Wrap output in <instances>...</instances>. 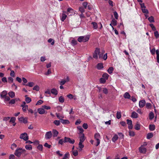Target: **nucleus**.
<instances>
[{"mask_svg": "<svg viewBox=\"0 0 159 159\" xmlns=\"http://www.w3.org/2000/svg\"><path fill=\"white\" fill-rule=\"evenodd\" d=\"M105 52L104 50H102L101 52H100V49L99 48H96L95 51L93 55V57L95 59H97L98 58V56L99 58H103L104 60H106L107 57V53H106L104 54L103 56V54Z\"/></svg>", "mask_w": 159, "mask_h": 159, "instance_id": "obj_1", "label": "nucleus"}, {"mask_svg": "<svg viewBox=\"0 0 159 159\" xmlns=\"http://www.w3.org/2000/svg\"><path fill=\"white\" fill-rule=\"evenodd\" d=\"M26 150L21 148H18L15 151L14 154L18 157H20L22 154L26 155Z\"/></svg>", "mask_w": 159, "mask_h": 159, "instance_id": "obj_2", "label": "nucleus"}, {"mask_svg": "<svg viewBox=\"0 0 159 159\" xmlns=\"http://www.w3.org/2000/svg\"><path fill=\"white\" fill-rule=\"evenodd\" d=\"M90 37V36L89 35L80 36L78 37V41L79 42H85L88 41Z\"/></svg>", "mask_w": 159, "mask_h": 159, "instance_id": "obj_3", "label": "nucleus"}, {"mask_svg": "<svg viewBox=\"0 0 159 159\" xmlns=\"http://www.w3.org/2000/svg\"><path fill=\"white\" fill-rule=\"evenodd\" d=\"M94 138L97 141V144L96 145V146H98L100 143V135L99 133H97L94 135Z\"/></svg>", "mask_w": 159, "mask_h": 159, "instance_id": "obj_4", "label": "nucleus"}, {"mask_svg": "<svg viewBox=\"0 0 159 159\" xmlns=\"http://www.w3.org/2000/svg\"><path fill=\"white\" fill-rule=\"evenodd\" d=\"M20 106L22 107V111L24 112H26L28 109V106L26 105L25 102H23Z\"/></svg>", "mask_w": 159, "mask_h": 159, "instance_id": "obj_5", "label": "nucleus"}, {"mask_svg": "<svg viewBox=\"0 0 159 159\" xmlns=\"http://www.w3.org/2000/svg\"><path fill=\"white\" fill-rule=\"evenodd\" d=\"M20 139H23L25 141H27L29 139V137L27 134L26 133L21 134L20 136Z\"/></svg>", "mask_w": 159, "mask_h": 159, "instance_id": "obj_6", "label": "nucleus"}, {"mask_svg": "<svg viewBox=\"0 0 159 159\" xmlns=\"http://www.w3.org/2000/svg\"><path fill=\"white\" fill-rule=\"evenodd\" d=\"M52 136V134L51 131L47 132L45 136V138L46 139H50Z\"/></svg>", "mask_w": 159, "mask_h": 159, "instance_id": "obj_7", "label": "nucleus"}, {"mask_svg": "<svg viewBox=\"0 0 159 159\" xmlns=\"http://www.w3.org/2000/svg\"><path fill=\"white\" fill-rule=\"evenodd\" d=\"M69 142L71 144H73L75 142L74 140L67 138L66 137H65V143Z\"/></svg>", "mask_w": 159, "mask_h": 159, "instance_id": "obj_8", "label": "nucleus"}, {"mask_svg": "<svg viewBox=\"0 0 159 159\" xmlns=\"http://www.w3.org/2000/svg\"><path fill=\"white\" fill-rule=\"evenodd\" d=\"M139 152L141 153L145 154L146 152V149L143 146H141L139 148Z\"/></svg>", "mask_w": 159, "mask_h": 159, "instance_id": "obj_9", "label": "nucleus"}, {"mask_svg": "<svg viewBox=\"0 0 159 159\" xmlns=\"http://www.w3.org/2000/svg\"><path fill=\"white\" fill-rule=\"evenodd\" d=\"M146 103L144 100H142L140 101L139 102V106L140 108H143L145 105Z\"/></svg>", "mask_w": 159, "mask_h": 159, "instance_id": "obj_10", "label": "nucleus"}, {"mask_svg": "<svg viewBox=\"0 0 159 159\" xmlns=\"http://www.w3.org/2000/svg\"><path fill=\"white\" fill-rule=\"evenodd\" d=\"M69 80V78L68 77H67L65 79H63L59 81V83L61 85H63L65 84L66 82H68Z\"/></svg>", "mask_w": 159, "mask_h": 159, "instance_id": "obj_11", "label": "nucleus"}, {"mask_svg": "<svg viewBox=\"0 0 159 159\" xmlns=\"http://www.w3.org/2000/svg\"><path fill=\"white\" fill-rule=\"evenodd\" d=\"M127 123L128 125V128L129 129H131L133 128L132 122L131 120L127 119Z\"/></svg>", "mask_w": 159, "mask_h": 159, "instance_id": "obj_12", "label": "nucleus"}, {"mask_svg": "<svg viewBox=\"0 0 159 159\" xmlns=\"http://www.w3.org/2000/svg\"><path fill=\"white\" fill-rule=\"evenodd\" d=\"M18 120L20 121L23 122L25 124L27 123L28 122L27 119L23 117L18 118Z\"/></svg>", "mask_w": 159, "mask_h": 159, "instance_id": "obj_13", "label": "nucleus"}, {"mask_svg": "<svg viewBox=\"0 0 159 159\" xmlns=\"http://www.w3.org/2000/svg\"><path fill=\"white\" fill-rule=\"evenodd\" d=\"M65 12H66L65 11H63V13L62 14L61 16V20L62 21H64L67 17V15L65 14Z\"/></svg>", "mask_w": 159, "mask_h": 159, "instance_id": "obj_14", "label": "nucleus"}, {"mask_svg": "<svg viewBox=\"0 0 159 159\" xmlns=\"http://www.w3.org/2000/svg\"><path fill=\"white\" fill-rule=\"evenodd\" d=\"M37 111L40 114H43L45 113V111L43 107L38 108Z\"/></svg>", "mask_w": 159, "mask_h": 159, "instance_id": "obj_15", "label": "nucleus"}, {"mask_svg": "<svg viewBox=\"0 0 159 159\" xmlns=\"http://www.w3.org/2000/svg\"><path fill=\"white\" fill-rule=\"evenodd\" d=\"M67 11L69 12L68 13V15L69 16H71L74 13V10L70 7H69L67 9Z\"/></svg>", "mask_w": 159, "mask_h": 159, "instance_id": "obj_16", "label": "nucleus"}, {"mask_svg": "<svg viewBox=\"0 0 159 159\" xmlns=\"http://www.w3.org/2000/svg\"><path fill=\"white\" fill-rule=\"evenodd\" d=\"M131 117L134 118H137L138 117V114L135 111H133L131 114Z\"/></svg>", "mask_w": 159, "mask_h": 159, "instance_id": "obj_17", "label": "nucleus"}, {"mask_svg": "<svg viewBox=\"0 0 159 159\" xmlns=\"http://www.w3.org/2000/svg\"><path fill=\"white\" fill-rule=\"evenodd\" d=\"M58 93V91L56 89L53 88L51 90V93L55 95H57Z\"/></svg>", "mask_w": 159, "mask_h": 159, "instance_id": "obj_18", "label": "nucleus"}, {"mask_svg": "<svg viewBox=\"0 0 159 159\" xmlns=\"http://www.w3.org/2000/svg\"><path fill=\"white\" fill-rule=\"evenodd\" d=\"M61 122L63 124H68L70 123V121L68 120H64L62 119L61 120Z\"/></svg>", "mask_w": 159, "mask_h": 159, "instance_id": "obj_19", "label": "nucleus"}, {"mask_svg": "<svg viewBox=\"0 0 159 159\" xmlns=\"http://www.w3.org/2000/svg\"><path fill=\"white\" fill-rule=\"evenodd\" d=\"M25 101L26 103V102L27 103H29L31 102V99L30 98L27 97V95H25Z\"/></svg>", "mask_w": 159, "mask_h": 159, "instance_id": "obj_20", "label": "nucleus"}, {"mask_svg": "<svg viewBox=\"0 0 159 159\" xmlns=\"http://www.w3.org/2000/svg\"><path fill=\"white\" fill-rule=\"evenodd\" d=\"M7 94V92L6 91H3L0 94V96L2 98H3L6 97Z\"/></svg>", "mask_w": 159, "mask_h": 159, "instance_id": "obj_21", "label": "nucleus"}, {"mask_svg": "<svg viewBox=\"0 0 159 159\" xmlns=\"http://www.w3.org/2000/svg\"><path fill=\"white\" fill-rule=\"evenodd\" d=\"M70 157V154L69 152H66L64 155L62 159H69Z\"/></svg>", "mask_w": 159, "mask_h": 159, "instance_id": "obj_22", "label": "nucleus"}, {"mask_svg": "<svg viewBox=\"0 0 159 159\" xmlns=\"http://www.w3.org/2000/svg\"><path fill=\"white\" fill-rule=\"evenodd\" d=\"M85 140L84 135L83 134H81V135L80 137V142H83Z\"/></svg>", "mask_w": 159, "mask_h": 159, "instance_id": "obj_23", "label": "nucleus"}, {"mask_svg": "<svg viewBox=\"0 0 159 159\" xmlns=\"http://www.w3.org/2000/svg\"><path fill=\"white\" fill-rule=\"evenodd\" d=\"M56 115L57 118L59 119L60 120H61L64 118V116L63 115H60L59 113H56Z\"/></svg>", "mask_w": 159, "mask_h": 159, "instance_id": "obj_24", "label": "nucleus"}, {"mask_svg": "<svg viewBox=\"0 0 159 159\" xmlns=\"http://www.w3.org/2000/svg\"><path fill=\"white\" fill-rule=\"evenodd\" d=\"M124 97L125 98L129 99L130 98V96L129 93L127 92L124 94Z\"/></svg>", "mask_w": 159, "mask_h": 159, "instance_id": "obj_25", "label": "nucleus"}, {"mask_svg": "<svg viewBox=\"0 0 159 159\" xmlns=\"http://www.w3.org/2000/svg\"><path fill=\"white\" fill-rule=\"evenodd\" d=\"M52 133H53V136L54 137H57L58 134V131L55 129L52 130Z\"/></svg>", "mask_w": 159, "mask_h": 159, "instance_id": "obj_26", "label": "nucleus"}, {"mask_svg": "<svg viewBox=\"0 0 159 159\" xmlns=\"http://www.w3.org/2000/svg\"><path fill=\"white\" fill-rule=\"evenodd\" d=\"M25 148L27 150H31L32 149V147L31 145L30 144H28L25 145Z\"/></svg>", "mask_w": 159, "mask_h": 159, "instance_id": "obj_27", "label": "nucleus"}, {"mask_svg": "<svg viewBox=\"0 0 159 159\" xmlns=\"http://www.w3.org/2000/svg\"><path fill=\"white\" fill-rule=\"evenodd\" d=\"M8 94L9 96L11 98H13L15 96L14 92L13 91L10 92L8 93Z\"/></svg>", "mask_w": 159, "mask_h": 159, "instance_id": "obj_28", "label": "nucleus"}, {"mask_svg": "<svg viewBox=\"0 0 159 159\" xmlns=\"http://www.w3.org/2000/svg\"><path fill=\"white\" fill-rule=\"evenodd\" d=\"M156 54H157V61L159 63V51L158 49L156 50Z\"/></svg>", "mask_w": 159, "mask_h": 159, "instance_id": "obj_29", "label": "nucleus"}, {"mask_svg": "<svg viewBox=\"0 0 159 159\" xmlns=\"http://www.w3.org/2000/svg\"><path fill=\"white\" fill-rule=\"evenodd\" d=\"M134 128L136 130H139L140 129V125L138 122H137L134 126Z\"/></svg>", "mask_w": 159, "mask_h": 159, "instance_id": "obj_30", "label": "nucleus"}, {"mask_svg": "<svg viewBox=\"0 0 159 159\" xmlns=\"http://www.w3.org/2000/svg\"><path fill=\"white\" fill-rule=\"evenodd\" d=\"M97 69L98 70H101L103 67V64L102 63H98L97 65Z\"/></svg>", "mask_w": 159, "mask_h": 159, "instance_id": "obj_31", "label": "nucleus"}, {"mask_svg": "<svg viewBox=\"0 0 159 159\" xmlns=\"http://www.w3.org/2000/svg\"><path fill=\"white\" fill-rule=\"evenodd\" d=\"M118 139V136L117 134H115L112 139V141L113 142H115Z\"/></svg>", "mask_w": 159, "mask_h": 159, "instance_id": "obj_32", "label": "nucleus"}, {"mask_svg": "<svg viewBox=\"0 0 159 159\" xmlns=\"http://www.w3.org/2000/svg\"><path fill=\"white\" fill-rule=\"evenodd\" d=\"M114 70L113 68L112 67H110L107 70V72L109 74H111Z\"/></svg>", "mask_w": 159, "mask_h": 159, "instance_id": "obj_33", "label": "nucleus"}, {"mask_svg": "<svg viewBox=\"0 0 159 159\" xmlns=\"http://www.w3.org/2000/svg\"><path fill=\"white\" fill-rule=\"evenodd\" d=\"M77 41L74 39L72 40L71 42V44L73 46L77 44Z\"/></svg>", "mask_w": 159, "mask_h": 159, "instance_id": "obj_34", "label": "nucleus"}, {"mask_svg": "<svg viewBox=\"0 0 159 159\" xmlns=\"http://www.w3.org/2000/svg\"><path fill=\"white\" fill-rule=\"evenodd\" d=\"M149 129L151 131H153L155 129V126L154 125H150Z\"/></svg>", "mask_w": 159, "mask_h": 159, "instance_id": "obj_35", "label": "nucleus"}, {"mask_svg": "<svg viewBox=\"0 0 159 159\" xmlns=\"http://www.w3.org/2000/svg\"><path fill=\"white\" fill-rule=\"evenodd\" d=\"M109 76V75L107 73H106L103 74L102 75V77L106 80H107L108 79Z\"/></svg>", "mask_w": 159, "mask_h": 159, "instance_id": "obj_36", "label": "nucleus"}, {"mask_svg": "<svg viewBox=\"0 0 159 159\" xmlns=\"http://www.w3.org/2000/svg\"><path fill=\"white\" fill-rule=\"evenodd\" d=\"M48 41L49 43H51V44L52 45H53L54 43V40L51 38L49 39L48 40Z\"/></svg>", "mask_w": 159, "mask_h": 159, "instance_id": "obj_37", "label": "nucleus"}, {"mask_svg": "<svg viewBox=\"0 0 159 159\" xmlns=\"http://www.w3.org/2000/svg\"><path fill=\"white\" fill-rule=\"evenodd\" d=\"M148 20L149 21L151 22H153L154 21V18L152 16H151L150 17L148 18Z\"/></svg>", "mask_w": 159, "mask_h": 159, "instance_id": "obj_38", "label": "nucleus"}, {"mask_svg": "<svg viewBox=\"0 0 159 159\" xmlns=\"http://www.w3.org/2000/svg\"><path fill=\"white\" fill-rule=\"evenodd\" d=\"M149 116L150 119H152L154 117V113L152 112H151L149 114Z\"/></svg>", "mask_w": 159, "mask_h": 159, "instance_id": "obj_39", "label": "nucleus"}, {"mask_svg": "<svg viewBox=\"0 0 159 159\" xmlns=\"http://www.w3.org/2000/svg\"><path fill=\"white\" fill-rule=\"evenodd\" d=\"M53 123L57 126H58L60 124V121L58 120H55L53 121Z\"/></svg>", "mask_w": 159, "mask_h": 159, "instance_id": "obj_40", "label": "nucleus"}, {"mask_svg": "<svg viewBox=\"0 0 159 159\" xmlns=\"http://www.w3.org/2000/svg\"><path fill=\"white\" fill-rule=\"evenodd\" d=\"M77 128L79 130V132L81 134H83L82 133L84 132V130L82 127L80 126H79L77 127Z\"/></svg>", "mask_w": 159, "mask_h": 159, "instance_id": "obj_41", "label": "nucleus"}, {"mask_svg": "<svg viewBox=\"0 0 159 159\" xmlns=\"http://www.w3.org/2000/svg\"><path fill=\"white\" fill-rule=\"evenodd\" d=\"M92 24L93 25L94 29H96L98 28V24L96 22H92Z\"/></svg>", "mask_w": 159, "mask_h": 159, "instance_id": "obj_42", "label": "nucleus"}, {"mask_svg": "<svg viewBox=\"0 0 159 159\" xmlns=\"http://www.w3.org/2000/svg\"><path fill=\"white\" fill-rule=\"evenodd\" d=\"M121 117V114L120 111H117L116 113V117L118 119H120Z\"/></svg>", "mask_w": 159, "mask_h": 159, "instance_id": "obj_43", "label": "nucleus"}, {"mask_svg": "<svg viewBox=\"0 0 159 159\" xmlns=\"http://www.w3.org/2000/svg\"><path fill=\"white\" fill-rule=\"evenodd\" d=\"M59 101L60 102L63 103L64 102V98L62 96H61L59 98Z\"/></svg>", "mask_w": 159, "mask_h": 159, "instance_id": "obj_44", "label": "nucleus"}, {"mask_svg": "<svg viewBox=\"0 0 159 159\" xmlns=\"http://www.w3.org/2000/svg\"><path fill=\"white\" fill-rule=\"evenodd\" d=\"M111 23L113 26L116 25H117V21L114 19L112 20Z\"/></svg>", "mask_w": 159, "mask_h": 159, "instance_id": "obj_45", "label": "nucleus"}, {"mask_svg": "<svg viewBox=\"0 0 159 159\" xmlns=\"http://www.w3.org/2000/svg\"><path fill=\"white\" fill-rule=\"evenodd\" d=\"M141 10L143 13L145 14H148V11L147 9H146V7L141 9Z\"/></svg>", "mask_w": 159, "mask_h": 159, "instance_id": "obj_46", "label": "nucleus"}, {"mask_svg": "<svg viewBox=\"0 0 159 159\" xmlns=\"http://www.w3.org/2000/svg\"><path fill=\"white\" fill-rule=\"evenodd\" d=\"M106 80L102 77L100 79V82L101 83L104 84L106 82Z\"/></svg>", "mask_w": 159, "mask_h": 159, "instance_id": "obj_47", "label": "nucleus"}, {"mask_svg": "<svg viewBox=\"0 0 159 159\" xmlns=\"http://www.w3.org/2000/svg\"><path fill=\"white\" fill-rule=\"evenodd\" d=\"M153 137V134L152 133H148L147 136V138L148 139H150Z\"/></svg>", "mask_w": 159, "mask_h": 159, "instance_id": "obj_48", "label": "nucleus"}, {"mask_svg": "<svg viewBox=\"0 0 159 159\" xmlns=\"http://www.w3.org/2000/svg\"><path fill=\"white\" fill-rule=\"evenodd\" d=\"M43 102V101L41 100H39L38 101H37L36 103V105H40L42 104Z\"/></svg>", "mask_w": 159, "mask_h": 159, "instance_id": "obj_49", "label": "nucleus"}, {"mask_svg": "<svg viewBox=\"0 0 159 159\" xmlns=\"http://www.w3.org/2000/svg\"><path fill=\"white\" fill-rule=\"evenodd\" d=\"M146 107L147 109H150L152 107V105L150 103H147L146 105Z\"/></svg>", "mask_w": 159, "mask_h": 159, "instance_id": "obj_50", "label": "nucleus"}, {"mask_svg": "<svg viewBox=\"0 0 159 159\" xmlns=\"http://www.w3.org/2000/svg\"><path fill=\"white\" fill-rule=\"evenodd\" d=\"M16 118L14 117H12L11 118L10 120L9 121L10 123H13L15 122Z\"/></svg>", "mask_w": 159, "mask_h": 159, "instance_id": "obj_51", "label": "nucleus"}, {"mask_svg": "<svg viewBox=\"0 0 159 159\" xmlns=\"http://www.w3.org/2000/svg\"><path fill=\"white\" fill-rule=\"evenodd\" d=\"M16 147L17 145L15 143H13L11 145V148L12 150H14Z\"/></svg>", "mask_w": 159, "mask_h": 159, "instance_id": "obj_52", "label": "nucleus"}, {"mask_svg": "<svg viewBox=\"0 0 159 159\" xmlns=\"http://www.w3.org/2000/svg\"><path fill=\"white\" fill-rule=\"evenodd\" d=\"M42 107H43L44 109H46V110H49L51 109V107L49 106H46V105H43L42 106Z\"/></svg>", "mask_w": 159, "mask_h": 159, "instance_id": "obj_53", "label": "nucleus"}, {"mask_svg": "<svg viewBox=\"0 0 159 159\" xmlns=\"http://www.w3.org/2000/svg\"><path fill=\"white\" fill-rule=\"evenodd\" d=\"M154 34L156 38H157L159 37V34L157 31H156L154 32Z\"/></svg>", "mask_w": 159, "mask_h": 159, "instance_id": "obj_54", "label": "nucleus"}, {"mask_svg": "<svg viewBox=\"0 0 159 159\" xmlns=\"http://www.w3.org/2000/svg\"><path fill=\"white\" fill-rule=\"evenodd\" d=\"M52 73V72H51V70L50 69H49L48 71H47V72L45 74V75H49V74H51V73Z\"/></svg>", "mask_w": 159, "mask_h": 159, "instance_id": "obj_55", "label": "nucleus"}, {"mask_svg": "<svg viewBox=\"0 0 159 159\" xmlns=\"http://www.w3.org/2000/svg\"><path fill=\"white\" fill-rule=\"evenodd\" d=\"M72 152H73V154L75 156H76L78 155V151L76 150H74V151H72Z\"/></svg>", "mask_w": 159, "mask_h": 159, "instance_id": "obj_56", "label": "nucleus"}, {"mask_svg": "<svg viewBox=\"0 0 159 159\" xmlns=\"http://www.w3.org/2000/svg\"><path fill=\"white\" fill-rule=\"evenodd\" d=\"M33 89L37 91H38L39 89V88L38 85H36L34 87Z\"/></svg>", "mask_w": 159, "mask_h": 159, "instance_id": "obj_57", "label": "nucleus"}, {"mask_svg": "<svg viewBox=\"0 0 159 159\" xmlns=\"http://www.w3.org/2000/svg\"><path fill=\"white\" fill-rule=\"evenodd\" d=\"M150 51L151 53L153 55H154L155 54V52H156V51L155 50V48H153L152 49H150Z\"/></svg>", "mask_w": 159, "mask_h": 159, "instance_id": "obj_58", "label": "nucleus"}, {"mask_svg": "<svg viewBox=\"0 0 159 159\" xmlns=\"http://www.w3.org/2000/svg\"><path fill=\"white\" fill-rule=\"evenodd\" d=\"M43 146L41 144H39L37 147V148L40 151H42L43 149Z\"/></svg>", "mask_w": 159, "mask_h": 159, "instance_id": "obj_59", "label": "nucleus"}, {"mask_svg": "<svg viewBox=\"0 0 159 159\" xmlns=\"http://www.w3.org/2000/svg\"><path fill=\"white\" fill-rule=\"evenodd\" d=\"M34 83H33L32 82H30L28 83V84H26L25 85L26 86H29L30 87H31L33 86V85H34Z\"/></svg>", "mask_w": 159, "mask_h": 159, "instance_id": "obj_60", "label": "nucleus"}, {"mask_svg": "<svg viewBox=\"0 0 159 159\" xmlns=\"http://www.w3.org/2000/svg\"><path fill=\"white\" fill-rule=\"evenodd\" d=\"M150 26L151 27V28L152 29V30H153L155 31L156 30V28L155 26L153 25L152 24H151L150 25Z\"/></svg>", "mask_w": 159, "mask_h": 159, "instance_id": "obj_61", "label": "nucleus"}, {"mask_svg": "<svg viewBox=\"0 0 159 159\" xmlns=\"http://www.w3.org/2000/svg\"><path fill=\"white\" fill-rule=\"evenodd\" d=\"M129 135L131 136H133L134 135V132L133 131L130 130L129 131Z\"/></svg>", "mask_w": 159, "mask_h": 159, "instance_id": "obj_62", "label": "nucleus"}, {"mask_svg": "<svg viewBox=\"0 0 159 159\" xmlns=\"http://www.w3.org/2000/svg\"><path fill=\"white\" fill-rule=\"evenodd\" d=\"M113 13H114V15L115 18L116 19H117L118 18V13H117V12L116 11H114Z\"/></svg>", "mask_w": 159, "mask_h": 159, "instance_id": "obj_63", "label": "nucleus"}, {"mask_svg": "<svg viewBox=\"0 0 159 159\" xmlns=\"http://www.w3.org/2000/svg\"><path fill=\"white\" fill-rule=\"evenodd\" d=\"M83 142H80L79 144V147L81 149L84 147V145L82 144Z\"/></svg>", "mask_w": 159, "mask_h": 159, "instance_id": "obj_64", "label": "nucleus"}]
</instances>
